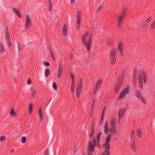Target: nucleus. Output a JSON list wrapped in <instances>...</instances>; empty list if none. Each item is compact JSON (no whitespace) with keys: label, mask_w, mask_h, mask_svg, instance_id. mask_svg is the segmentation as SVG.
I'll list each match as a JSON object with an SVG mask.
<instances>
[{"label":"nucleus","mask_w":155,"mask_h":155,"mask_svg":"<svg viewBox=\"0 0 155 155\" xmlns=\"http://www.w3.org/2000/svg\"><path fill=\"white\" fill-rule=\"evenodd\" d=\"M88 34V32L87 31L83 36L81 40L87 50L88 52H90L91 51L93 38L92 35H91L87 40V42L85 39Z\"/></svg>","instance_id":"f257e3e1"},{"label":"nucleus","mask_w":155,"mask_h":155,"mask_svg":"<svg viewBox=\"0 0 155 155\" xmlns=\"http://www.w3.org/2000/svg\"><path fill=\"white\" fill-rule=\"evenodd\" d=\"M127 13L126 8L125 7H124L123 8L120 14L116 16L117 18V26L118 28H119L121 27L124 19Z\"/></svg>","instance_id":"f03ea898"},{"label":"nucleus","mask_w":155,"mask_h":155,"mask_svg":"<svg viewBox=\"0 0 155 155\" xmlns=\"http://www.w3.org/2000/svg\"><path fill=\"white\" fill-rule=\"evenodd\" d=\"M143 78L144 84H146L147 80V78L146 74L143 70L141 71L138 74V78L139 85L141 90H142L143 88Z\"/></svg>","instance_id":"7ed1b4c3"},{"label":"nucleus","mask_w":155,"mask_h":155,"mask_svg":"<svg viewBox=\"0 0 155 155\" xmlns=\"http://www.w3.org/2000/svg\"><path fill=\"white\" fill-rule=\"evenodd\" d=\"M117 51L115 49H112L110 52L109 57L110 64L112 65L115 64L116 61V54Z\"/></svg>","instance_id":"20e7f679"},{"label":"nucleus","mask_w":155,"mask_h":155,"mask_svg":"<svg viewBox=\"0 0 155 155\" xmlns=\"http://www.w3.org/2000/svg\"><path fill=\"white\" fill-rule=\"evenodd\" d=\"M109 131L110 133H114V134L117 133L116 127H110L109 128L108 127V123L106 121L105 123L104 131L105 133L107 134H108Z\"/></svg>","instance_id":"39448f33"},{"label":"nucleus","mask_w":155,"mask_h":155,"mask_svg":"<svg viewBox=\"0 0 155 155\" xmlns=\"http://www.w3.org/2000/svg\"><path fill=\"white\" fill-rule=\"evenodd\" d=\"M97 144L92 143V142L91 140L89 141L88 146V155H92L93 154V152L94 150L95 146H97Z\"/></svg>","instance_id":"423d86ee"},{"label":"nucleus","mask_w":155,"mask_h":155,"mask_svg":"<svg viewBox=\"0 0 155 155\" xmlns=\"http://www.w3.org/2000/svg\"><path fill=\"white\" fill-rule=\"evenodd\" d=\"M83 86V81L82 79L81 78L78 83L76 90V96L77 98L79 97L81 93Z\"/></svg>","instance_id":"0eeeda50"},{"label":"nucleus","mask_w":155,"mask_h":155,"mask_svg":"<svg viewBox=\"0 0 155 155\" xmlns=\"http://www.w3.org/2000/svg\"><path fill=\"white\" fill-rule=\"evenodd\" d=\"M130 87L129 85H127L126 88L124 89L120 92V95L117 99V101L121 100L126 94H128L130 91Z\"/></svg>","instance_id":"6e6552de"},{"label":"nucleus","mask_w":155,"mask_h":155,"mask_svg":"<svg viewBox=\"0 0 155 155\" xmlns=\"http://www.w3.org/2000/svg\"><path fill=\"white\" fill-rule=\"evenodd\" d=\"M5 34L6 40L8 43V45L9 47H10L12 45V43L11 42L9 32L8 26L5 28Z\"/></svg>","instance_id":"1a4fd4ad"},{"label":"nucleus","mask_w":155,"mask_h":155,"mask_svg":"<svg viewBox=\"0 0 155 155\" xmlns=\"http://www.w3.org/2000/svg\"><path fill=\"white\" fill-rule=\"evenodd\" d=\"M81 14L80 11H78L76 16V23L77 25V29L78 30L79 29L81 25Z\"/></svg>","instance_id":"9d476101"},{"label":"nucleus","mask_w":155,"mask_h":155,"mask_svg":"<svg viewBox=\"0 0 155 155\" xmlns=\"http://www.w3.org/2000/svg\"><path fill=\"white\" fill-rule=\"evenodd\" d=\"M26 21L25 24V28L26 29H28L31 25V20L29 15L27 14L26 15Z\"/></svg>","instance_id":"9b49d317"},{"label":"nucleus","mask_w":155,"mask_h":155,"mask_svg":"<svg viewBox=\"0 0 155 155\" xmlns=\"http://www.w3.org/2000/svg\"><path fill=\"white\" fill-rule=\"evenodd\" d=\"M137 71V67H134L133 75V82L134 86H135L136 84Z\"/></svg>","instance_id":"f8f14e48"},{"label":"nucleus","mask_w":155,"mask_h":155,"mask_svg":"<svg viewBox=\"0 0 155 155\" xmlns=\"http://www.w3.org/2000/svg\"><path fill=\"white\" fill-rule=\"evenodd\" d=\"M122 81L117 79L115 86V91L116 93H117L120 90Z\"/></svg>","instance_id":"ddd939ff"},{"label":"nucleus","mask_w":155,"mask_h":155,"mask_svg":"<svg viewBox=\"0 0 155 155\" xmlns=\"http://www.w3.org/2000/svg\"><path fill=\"white\" fill-rule=\"evenodd\" d=\"M118 50L120 52L121 56L123 57V44L122 42L119 41L118 44Z\"/></svg>","instance_id":"4468645a"},{"label":"nucleus","mask_w":155,"mask_h":155,"mask_svg":"<svg viewBox=\"0 0 155 155\" xmlns=\"http://www.w3.org/2000/svg\"><path fill=\"white\" fill-rule=\"evenodd\" d=\"M126 72V71L124 69H123L120 74L119 75V77L118 78V80L123 81Z\"/></svg>","instance_id":"2eb2a0df"},{"label":"nucleus","mask_w":155,"mask_h":155,"mask_svg":"<svg viewBox=\"0 0 155 155\" xmlns=\"http://www.w3.org/2000/svg\"><path fill=\"white\" fill-rule=\"evenodd\" d=\"M62 68L61 64V63L59 64L58 69V78L59 79L61 78L62 73Z\"/></svg>","instance_id":"dca6fc26"},{"label":"nucleus","mask_w":155,"mask_h":155,"mask_svg":"<svg viewBox=\"0 0 155 155\" xmlns=\"http://www.w3.org/2000/svg\"><path fill=\"white\" fill-rule=\"evenodd\" d=\"M62 33L64 37L66 36L68 34V29L67 26L66 24H64L63 28Z\"/></svg>","instance_id":"f3484780"},{"label":"nucleus","mask_w":155,"mask_h":155,"mask_svg":"<svg viewBox=\"0 0 155 155\" xmlns=\"http://www.w3.org/2000/svg\"><path fill=\"white\" fill-rule=\"evenodd\" d=\"M107 46L109 47H112L114 45V42L112 39H110L108 40L106 42Z\"/></svg>","instance_id":"a211bd4d"},{"label":"nucleus","mask_w":155,"mask_h":155,"mask_svg":"<svg viewBox=\"0 0 155 155\" xmlns=\"http://www.w3.org/2000/svg\"><path fill=\"white\" fill-rule=\"evenodd\" d=\"M5 52L4 46L2 43H0V53L4 54Z\"/></svg>","instance_id":"6ab92c4d"},{"label":"nucleus","mask_w":155,"mask_h":155,"mask_svg":"<svg viewBox=\"0 0 155 155\" xmlns=\"http://www.w3.org/2000/svg\"><path fill=\"white\" fill-rule=\"evenodd\" d=\"M10 115L12 117H16L17 116V114L14 110V108L12 107L10 112Z\"/></svg>","instance_id":"aec40b11"},{"label":"nucleus","mask_w":155,"mask_h":155,"mask_svg":"<svg viewBox=\"0 0 155 155\" xmlns=\"http://www.w3.org/2000/svg\"><path fill=\"white\" fill-rule=\"evenodd\" d=\"M13 10L14 12L18 16L19 18H21V15L20 11L16 8H13Z\"/></svg>","instance_id":"412c9836"},{"label":"nucleus","mask_w":155,"mask_h":155,"mask_svg":"<svg viewBox=\"0 0 155 155\" xmlns=\"http://www.w3.org/2000/svg\"><path fill=\"white\" fill-rule=\"evenodd\" d=\"M102 147L103 148H104L105 150H109L110 148V144L108 143H105L103 145Z\"/></svg>","instance_id":"4be33fe9"},{"label":"nucleus","mask_w":155,"mask_h":155,"mask_svg":"<svg viewBox=\"0 0 155 155\" xmlns=\"http://www.w3.org/2000/svg\"><path fill=\"white\" fill-rule=\"evenodd\" d=\"M135 94L139 100H140V98L142 97L140 92L139 90H136Z\"/></svg>","instance_id":"5701e85b"},{"label":"nucleus","mask_w":155,"mask_h":155,"mask_svg":"<svg viewBox=\"0 0 155 155\" xmlns=\"http://www.w3.org/2000/svg\"><path fill=\"white\" fill-rule=\"evenodd\" d=\"M131 147L133 151L134 152H136L137 151V147L134 141H133L132 143L131 144Z\"/></svg>","instance_id":"b1692460"},{"label":"nucleus","mask_w":155,"mask_h":155,"mask_svg":"<svg viewBox=\"0 0 155 155\" xmlns=\"http://www.w3.org/2000/svg\"><path fill=\"white\" fill-rule=\"evenodd\" d=\"M31 96L32 97H33L35 95V93H36V91L35 88L33 87H31Z\"/></svg>","instance_id":"393cba45"},{"label":"nucleus","mask_w":155,"mask_h":155,"mask_svg":"<svg viewBox=\"0 0 155 155\" xmlns=\"http://www.w3.org/2000/svg\"><path fill=\"white\" fill-rule=\"evenodd\" d=\"M49 52H50V53L52 59L53 60H54V61H55V57H54V54L53 52L52 51L51 47H49Z\"/></svg>","instance_id":"a878e982"},{"label":"nucleus","mask_w":155,"mask_h":155,"mask_svg":"<svg viewBox=\"0 0 155 155\" xmlns=\"http://www.w3.org/2000/svg\"><path fill=\"white\" fill-rule=\"evenodd\" d=\"M102 83V80L101 79H100L98 80L97 83V84L95 85V87L99 88L101 85Z\"/></svg>","instance_id":"bb28decb"},{"label":"nucleus","mask_w":155,"mask_h":155,"mask_svg":"<svg viewBox=\"0 0 155 155\" xmlns=\"http://www.w3.org/2000/svg\"><path fill=\"white\" fill-rule=\"evenodd\" d=\"M50 74V70L48 69H46L45 71V76L46 78H48Z\"/></svg>","instance_id":"cd10ccee"},{"label":"nucleus","mask_w":155,"mask_h":155,"mask_svg":"<svg viewBox=\"0 0 155 155\" xmlns=\"http://www.w3.org/2000/svg\"><path fill=\"white\" fill-rule=\"evenodd\" d=\"M95 132V129H91V133L89 134V138L93 137Z\"/></svg>","instance_id":"c85d7f7f"},{"label":"nucleus","mask_w":155,"mask_h":155,"mask_svg":"<svg viewBox=\"0 0 155 155\" xmlns=\"http://www.w3.org/2000/svg\"><path fill=\"white\" fill-rule=\"evenodd\" d=\"M111 134H109L106 138L105 143H109L110 142V139L111 138Z\"/></svg>","instance_id":"c756f323"},{"label":"nucleus","mask_w":155,"mask_h":155,"mask_svg":"<svg viewBox=\"0 0 155 155\" xmlns=\"http://www.w3.org/2000/svg\"><path fill=\"white\" fill-rule=\"evenodd\" d=\"M33 105L32 103H31L29 104V105L28 108L29 112L30 114H31L32 111V108H33Z\"/></svg>","instance_id":"7c9ffc66"},{"label":"nucleus","mask_w":155,"mask_h":155,"mask_svg":"<svg viewBox=\"0 0 155 155\" xmlns=\"http://www.w3.org/2000/svg\"><path fill=\"white\" fill-rule=\"evenodd\" d=\"M110 125L111 127H116V124L114 120H111Z\"/></svg>","instance_id":"2f4dec72"},{"label":"nucleus","mask_w":155,"mask_h":155,"mask_svg":"<svg viewBox=\"0 0 155 155\" xmlns=\"http://www.w3.org/2000/svg\"><path fill=\"white\" fill-rule=\"evenodd\" d=\"M39 113L40 116V119L41 121L42 120V117H43V114L41 110V108H40L39 109Z\"/></svg>","instance_id":"473e14b6"},{"label":"nucleus","mask_w":155,"mask_h":155,"mask_svg":"<svg viewBox=\"0 0 155 155\" xmlns=\"http://www.w3.org/2000/svg\"><path fill=\"white\" fill-rule=\"evenodd\" d=\"M137 133L138 135V137L139 138H141L142 137V131L140 129H138L137 131Z\"/></svg>","instance_id":"72a5a7b5"},{"label":"nucleus","mask_w":155,"mask_h":155,"mask_svg":"<svg viewBox=\"0 0 155 155\" xmlns=\"http://www.w3.org/2000/svg\"><path fill=\"white\" fill-rule=\"evenodd\" d=\"M75 85L74 82H72L71 90L72 92H74V90Z\"/></svg>","instance_id":"f704fd0d"},{"label":"nucleus","mask_w":155,"mask_h":155,"mask_svg":"<svg viewBox=\"0 0 155 155\" xmlns=\"http://www.w3.org/2000/svg\"><path fill=\"white\" fill-rule=\"evenodd\" d=\"M26 141V138L25 136H23L21 138V142L23 143H25Z\"/></svg>","instance_id":"c9c22d12"},{"label":"nucleus","mask_w":155,"mask_h":155,"mask_svg":"<svg viewBox=\"0 0 155 155\" xmlns=\"http://www.w3.org/2000/svg\"><path fill=\"white\" fill-rule=\"evenodd\" d=\"M152 18V17H150L145 21V22L147 23H149L150 22Z\"/></svg>","instance_id":"e433bc0d"},{"label":"nucleus","mask_w":155,"mask_h":155,"mask_svg":"<svg viewBox=\"0 0 155 155\" xmlns=\"http://www.w3.org/2000/svg\"><path fill=\"white\" fill-rule=\"evenodd\" d=\"M121 109L120 108L119 109V113H118V115H119L118 123H119L120 121V120L121 118Z\"/></svg>","instance_id":"4c0bfd02"},{"label":"nucleus","mask_w":155,"mask_h":155,"mask_svg":"<svg viewBox=\"0 0 155 155\" xmlns=\"http://www.w3.org/2000/svg\"><path fill=\"white\" fill-rule=\"evenodd\" d=\"M140 100L141 101L142 103L144 104H146V101L144 97H141L140 98Z\"/></svg>","instance_id":"58836bf2"},{"label":"nucleus","mask_w":155,"mask_h":155,"mask_svg":"<svg viewBox=\"0 0 155 155\" xmlns=\"http://www.w3.org/2000/svg\"><path fill=\"white\" fill-rule=\"evenodd\" d=\"M134 135V132L133 130H132L131 131V140H133Z\"/></svg>","instance_id":"ea45409f"},{"label":"nucleus","mask_w":155,"mask_h":155,"mask_svg":"<svg viewBox=\"0 0 155 155\" xmlns=\"http://www.w3.org/2000/svg\"><path fill=\"white\" fill-rule=\"evenodd\" d=\"M102 8V5H100L98 8L96 10V12L97 13H99L101 12Z\"/></svg>","instance_id":"a19ab883"},{"label":"nucleus","mask_w":155,"mask_h":155,"mask_svg":"<svg viewBox=\"0 0 155 155\" xmlns=\"http://www.w3.org/2000/svg\"><path fill=\"white\" fill-rule=\"evenodd\" d=\"M43 64L46 67L50 65V63L48 61H45L43 62Z\"/></svg>","instance_id":"79ce46f5"},{"label":"nucleus","mask_w":155,"mask_h":155,"mask_svg":"<svg viewBox=\"0 0 155 155\" xmlns=\"http://www.w3.org/2000/svg\"><path fill=\"white\" fill-rule=\"evenodd\" d=\"M49 5V11L51 12V10L52 9V4L51 0H48Z\"/></svg>","instance_id":"37998d69"},{"label":"nucleus","mask_w":155,"mask_h":155,"mask_svg":"<svg viewBox=\"0 0 155 155\" xmlns=\"http://www.w3.org/2000/svg\"><path fill=\"white\" fill-rule=\"evenodd\" d=\"M53 87L55 90H57V86L55 82H53Z\"/></svg>","instance_id":"c03bdc74"},{"label":"nucleus","mask_w":155,"mask_h":155,"mask_svg":"<svg viewBox=\"0 0 155 155\" xmlns=\"http://www.w3.org/2000/svg\"><path fill=\"white\" fill-rule=\"evenodd\" d=\"M70 75L72 79V82H74V74L72 73H71L70 74Z\"/></svg>","instance_id":"a18cd8bd"},{"label":"nucleus","mask_w":155,"mask_h":155,"mask_svg":"<svg viewBox=\"0 0 155 155\" xmlns=\"http://www.w3.org/2000/svg\"><path fill=\"white\" fill-rule=\"evenodd\" d=\"M95 125V121L94 120H93L92 122V124L91 126V129H95L94 126Z\"/></svg>","instance_id":"49530a36"},{"label":"nucleus","mask_w":155,"mask_h":155,"mask_svg":"<svg viewBox=\"0 0 155 155\" xmlns=\"http://www.w3.org/2000/svg\"><path fill=\"white\" fill-rule=\"evenodd\" d=\"M74 57V54L72 53H71L70 54L69 58L70 60L71 61H72Z\"/></svg>","instance_id":"de8ad7c7"},{"label":"nucleus","mask_w":155,"mask_h":155,"mask_svg":"<svg viewBox=\"0 0 155 155\" xmlns=\"http://www.w3.org/2000/svg\"><path fill=\"white\" fill-rule=\"evenodd\" d=\"M6 138V137L5 136H2L0 137V141H1L4 140Z\"/></svg>","instance_id":"09e8293b"},{"label":"nucleus","mask_w":155,"mask_h":155,"mask_svg":"<svg viewBox=\"0 0 155 155\" xmlns=\"http://www.w3.org/2000/svg\"><path fill=\"white\" fill-rule=\"evenodd\" d=\"M27 84H31L32 83V81L31 80V78H29L27 81Z\"/></svg>","instance_id":"8fccbe9b"},{"label":"nucleus","mask_w":155,"mask_h":155,"mask_svg":"<svg viewBox=\"0 0 155 155\" xmlns=\"http://www.w3.org/2000/svg\"><path fill=\"white\" fill-rule=\"evenodd\" d=\"M18 44V51L19 52L20 51L21 49V44H20L19 42L18 41L17 42Z\"/></svg>","instance_id":"3c124183"},{"label":"nucleus","mask_w":155,"mask_h":155,"mask_svg":"<svg viewBox=\"0 0 155 155\" xmlns=\"http://www.w3.org/2000/svg\"><path fill=\"white\" fill-rule=\"evenodd\" d=\"M51 99H52L51 98L50 99V100L48 103L47 104V106H48V104H51V106L52 105V104L53 103L54 101H51Z\"/></svg>","instance_id":"603ef678"},{"label":"nucleus","mask_w":155,"mask_h":155,"mask_svg":"<svg viewBox=\"0 0 155 155\" xmlns=\"http://www.w3.org/2000/svg\"><path fill=\"white\" fill-rule=\"evenodd\" d=\"M105 107H104V108L103 109L102 113L101 114V116L102 117H104V114L105 112Z\"/></svg>","instance_id":"864d4df0"},{"label":"nucleus","mask_w":155,"mask_h":155,"mask_svg":"<svg viewBox=\"0 0 155 155\" xmlns=\"http://www.w3.org/2000/svg\"><path fill=\"white\" fill-rule=\"evenodd\" d=\"M45 155H49V150L47 149L45 152Z\"/></svg>","instance_id":"5fc2aeb1"},{"label":"nucleus","mask_w":155,"mask_h":155,"mask_svg":"<svg viewBox=\"0 0 155 155\" xmlns=\"http://www.w3.org/2000/svg\"><path fill=\"white\" fill-rule=\"evenodd\" d=\"M104 151L105 152L107 155H110V151L109 150H105Z\"/></svg>","instance_id":"6e6d98bb"},{"label":"nucleus","mask_w":155,"mask_h":155,"mask_svg":"<svg viewBox=\"0 0 155 155\" xmlns=\"http://www.w3.org/2000/svg\"><path fill=\"white\" fill-rule=\"evenodd\" d=\"M97 146L98 148L99 149L101 148V146L100 143L99 142H97Z\"/></svg>","instance_id":"4d7b16f0"},{"label":"nucleus","mask_w":155,"mask_h":155,"mask_svg":"<svg viewBox=\"0 0 155 155\" xmlns=\"http://www.w3.org/2000/svg\"><path fill=\"white\" fill-rule=\"evenodd\" d=\"M103 118H104V117H102V116H101V119L100 122H99V125H101V124H102V123H103Z\"/></svg>","instance_id":"13d9d810"},{"label":"nucleus","mask_w":155,"mask_h":155,"mask_svg":"<svg viewBox=\"0 0 155 155\" xmlns=\"http://www.w3.org/2000/svg\"><path fill=\"white\" fill-rule=\"evenodd\" d=\"M99 89V88L97 87H95L94 89V93L95 94H96V93L97 91Z\"/></svg>","instance_id":"bf43d9fd"},{"label":"nucleus","mask_w":155,"mask_h":155,"mask_svg":"<svg viewBox=\"0 0 155 155\" xmlns=\"http://www.w3.org/2000/svg\"><path fill=\"white\" fill-rule=\"evenodd\" d=\"M92 142L93 143H97V141H96V139L95 138H94L92 140Z\"/></svg>","instance_id":"052dcab7"},{"label":"nucleus","mask_w":155,"mask_h":155,"mask_svg":"<svg viewBox=\"0 0 155 155\" xmlns=\"http://www.w3.org/2000/svg\"><path fill=\"white\" fill-rule=\"evenodd\" d=\"M101 136L97 135V142H99Z\"/></svg>","instance_id":"680f3d73"},{"label":"nucleus","mask_w":155,"mask_h":155,"mask_svg":"<svg viewBox=\"0 0 155 155\" xmlns=\"http://www.w3.org/2000/svg\"><path fill=\"white\" fill-rule=\"evenodd\" d=\"M125 111V109H123V111H122V117H123L124 116Z\"/></svg>","instance_id":"e2e57ef3"},{"label":"nucleus","mask_w":155,"mask_h":155,"mask_svg":"<svg viewBox=\"0 0 155 155\" xmlns=\"http://www.w3.org/2000/svg\"><path fill=\"white\" fill-rule=\"evenodd\" d=\"M75 0H71V3L72 5L74 4Z\"/></svg>","instance_id":"0e129e2a"},{"label":"nucleus","mask_w":155,"mask_h":155,"mask_svg":"<svg viewBox=\"0 0 155 155\" xmlns=\"http://www.w3.org/2000/svg\"><path fill=\"white\" fill-rule=\"evenodd\" d=\"M94 105H92L91 107V110L92 111H93L94 108Z\"/></svg>","instance_id":"69168bd1"},{"label":"nucleus","mask_w":155,"mask_h":155,"mask_svg":"<svg viewBox=\"0 0 155 155\" xmlns=\"http://www.w3.org/2000/svg\"><path fill=\"white\" fill-rule=\"evenodd\" d=\"M143 26L145 27H147V24H145V23H144L143 24Z\"/></svg>","instance_id":"338daca9"},{"label":"nucleus","mask_w":155,"mask_h":155,"mask_svg":"<svg viewBox=\"0 0 155 155\" xmlns=\"http://www.w3.org/2000/svg\"><path fill=\"white\" fill-rule=\"evenodd\" d=\"M101 155H106V154L105 152L104 151L102 153H101Z\"/></svg>","instance_id":"774afa93"}]
</instances>
